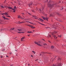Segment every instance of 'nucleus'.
<instances>
[{
  "label": "nucleus",
  "instance_id": "69168bd1",
  "mask_svg": "<svg viewBox=\"0 0 66 66\" xmlns=\"http://www.w3.org/2000/svg\"><path fill=\"white\" fill-rule=\"evenodd\" d=\"M34 31H35V30H33V32H34Z\"/></svg>",
  "mask_w": 66,
  "mask_h": 66
},
{
  "label": "nucleus",
  "instance_id": "2f4dec72",
  "mask_svg": "<svg viewBox=\"0 0 66 66\" xmlns=\"http://www.w3.org/2000/svg\"><path fill=\"white\" fill-rule=\"evenodd\" d=\"M1 7H2V8H4V7L3 6H1Z\"/></svg>",
  "mask_w": 66,
  "mask_h": 66
},
{
  "label": "nucleus",
  "instance_id": "58836bf2",
  "mask_svg": "<svg viewBox=\"0 0 66 66\" xmlns=\"http://www.w3.org/2000/svg\"><path fill=\"white\" fill-rule=\"evenodd\" d=\"M12 10H15V9H12Z\"/></svg>",
  "mask_w": 66,
  "mask_h": 66
},
{
  "label": "nucleus",
  "instance_id": "f8f14e48",
  "mask_svg": "<svg viewBox=\"0 0 66 66\" xmlns=\"http://www.w3.org/2000/svg\"><path fill=\"white\" fill-rule=\"evenodd\" d=\"M31 28H32L33 29H34V28H35V27H34L33 26H30Z\"/></svg>",
  "mask_w": 66,
  "mask_h": 66
},
{
  "label": "nucleus",
  "instance_id": "e433bc0d",
  "mask_svg": "<svg viewBox=\"0 0 66 66\" xmlns=\"http://www.w3.org/2000/svg\"><path fill=\"white\" fill-rule=\"evenodd\" d=\"M61 36H58V37H61Z\"/></svg>",
  "mask_w": 66,
  "mask_h": 66
},
{
  "label": "nucleus",
  "instance_id": "72a5a7b5",
  "mask_svg": "<svg viewBox=\"0 0 66 66\" xmlns=\"http://www.w3.org/2000/svg\"><path fill=\"white\" fill-rule=\"evenodd\" d=\"M5 51V49H4L2 50V51Z\"/></svg>",
  "mask_w": 66,
  "mask_h": 66
},
{
  "label": "nucleus",
  "instance_id": "6e6552de",
  "mask_svg": "<svg viewBox=\"0 0 66 66\" xmlns=\"http://www.w3.org/2000/svg\"><path fill=\"white\" fill-rule=\"evenodd\" d=\"M39 11H40L41 13H43V14H44V12H43V11H42V10H41V9H39Z\"/></svg>",
  "mask_w": 66,
  "mask_h": 66
},
{
  "label": "nucleus",
  "instance_id": "8fccbe9b",
  "mask_svg": "<svg viewBox=\"0 0 66 66\" xmlns=\"http://www.w3.org/2000/svg\"><path fill=\"white\" fill-rule=\"evenodd\" d=\"M6 57H9V56H7V55H6Z\"/></svg>",
  "mask_w": 66,
  "mask_h": 66
},
{
  "label": "nucleus",
  "instance_id": "6e6d98bb",
  "mask_svg": "<svg viewBox=\"0 0 66 66\" xmlns=\"http://www.w3.org/2000/svg\"><path fill=\"white\" fill-rule=\"evenodd\" d=\"M36 61H38V59L36 60Z\"/></svg>",
  "mask_w": 66,
  "mask_h": 66
},
{
  "label": "nucleus",
  "instance_id": "13d9d810",
  "mask_svg": "<svg viewBox=\"0 0 66 66\" xmlns=\"http://www.w3.org/2000/svg\"><path fill=\"white\" fill-rule=\"evenodd\" d=\"M43 40H44V39H43Z\"/></svg>",
  "mask_w": 66,
  "mask_h": 66
},
{
  "label": "nucleus",
  "instance_id": "473e14b6",
  "mask_svg": "<svg viewBox=\"0 0 66 66\" xmlns=\"http://www.w3.org/2000/svg\"><path fill=\"white\" fill-rule=\"evenodd\" d=\"M27 26H29V27H31V25H27Z\"/></svg>",
  "mask_w": 66,
  "mask_h": 66
},
{
  "label": "nucleus",
  "instance_id": "bf43d9fd",
  "mask_svg": "<svg viewBox=\"0 0 66 66\" xmlns=\"http://www.w3.org/2000/svg\"><path fill=\"white\" fill-rule=\"evenodd\" d=\"M24 33V32H22V33Z\"/></svg>",
  "mask_w": 66,
  "mask_h": 66
},
{
  "label": "nucleus",
  "instance_id": "bb28decb",
  "mask_svg": "<svg viewBox=\"0 0 66 66\" xmlns=\"http://www.w3.org/2000/svg\"><path fill=\"white\" fill-rule=\"evenodd\" d=\"M14 29V28H11V30H13Z\"/></svg>",
  "mask_w": 66,
  "mask_h": 66
},
{
  "label": "nucleus",
  "instance_id": "9d476101",
  "mask_svg": "<svg viewBox=\"0 0 66 66\" xmlns=\"http://www.w3.org/2000/svg\"><path fill=\"white\" fill-rule=\"evenodd\" d=\"M3 14H4V15H9V14H8L6 12H5L4 13H3Z\"/></svg>",
  "mask_w": 66,
  "mask_h": 66
},
{
  "label": "nucleus",
  "instance_id": "f03ea898",
  "mask_svg": "<svg viewBox=\"0 0 66 66\" xmlns=\"http://www.w3.org/2000/svg\"><path fill=\"white\" fill-rule=\"evenodd\" d=\"M50 2H48V6H49V7H51V9H52V7H53V5H51V4H49V3Z\"/></svg>",
  "mask_w": 66,
  "mask_h": 66
},
{
  "label": "nucleus",
  "instance_id": "39448f33",
  "mask_svg": "<svg viewBox=\"0 0 66 66\" xmlns=\"http://www.w3.org/2000/svg\"><path fill=\"white\" fill-rule=\"evenodd\" d=\"M29 7H31L32 6V3H31L29 5Z\"/></svg>",
  "mask_w": 66,
  "mask_h": 66
},
{
  "label": "nucleus",
  "instance_id": "aec40b11",
  "mask_svg": "<svg viewBox=\"0 0 66 66\" xmlns=\"http://www.w3.org/2000/svg\"><path fill=\"white\" fill-rule=\"evenodd\" d=\"M32 52L34 53V54H35V51H32Z\"/></svg>",
  "mask_w": 66,
  "mask_h": 66
},
{
  "label": "nucleus",
  "instance_id": "ddd939ff",
  "mask_svg": "<svg viewBox=\"0 0 66 66\" xmlns=\"http://www.w3.org/2000/svg\"><path fill=\"white\" fill-rule=\"evenodd\" d=\"M39 19H40V21H44V20H43V19H40V18H39Z\"/></svg>",
  "mask_w": 66,
  "mask_h": 66
},
{
  "label": "nucleus",
  "instance_id": "5701e85b",
  "mask_svg": "<svg viewBox=\"0 0 66 66\" xmlns=\"http://www.w3.org/2000/svg\"><path fill=\"white\" fill-rule=\"evenodd\" d=\"M23 22H19V23H20V24L21 23H23Z\"/></svg>",
  "mask_w": 66,
  "mask_h": 66
},
{
  "label": "nucleus",
  "instance_id": "f257e3e1",
  "mask_svg": "<svg viewBox=\"0 0 66 66\" xmlns=\"http://www.w3.org/2000/svg\"><path fill=\"white\" fill-rule=\"evenodd\" d=\"M34 43L35 44H36L37 45H38V46H42L41 45H40V42H37L36 41H35L34 42Z\"/></svg>",
  "mask_w": 66,
  "mask_h": 66
},
{
  "label": "nucleus",
  "instance_id": "20e7f679",
  "mask_svg": "<svg viewBox=\"0 0 66 66\" xmlns=\"http://www.w3.org/2000/svg\"><path fill=\"white\" fill-rule=\"evenodd\" d=\"M3 18L5 20H9V19H7L4 16H2Z\"/></svg>",
  "mask_w": 66,
  "mask_h": 66
},
{
  "label": "nucleus",
  "instance_id": "dca6fc26",
  "mask_svg": "<svg viewBox=\"0 0 66 66\" xmlns=\"http://www.w3.org/2000/svg\"><path fill=\"white\" fill-rule=\"evenodd\" d=\"M61 59H60V58L59 57H58V61H61Z\"/></svg>",
  "mask_w": 66,
  "mask_h": 66
},
{
  "label": "nucleus",
  "instance_id": "412c9836",
  "mask_svg": "<svg viewBox=\"0 0 66 66\" xmlns=\"http://www.w3.org/2000/svg\"><path fill=\"white\" fill-rule=\"evenodd\" d=\"M14 7L15 10H16V9H17V7H16V6H14Z\"/></svg>",
  "mask_w": 66,
  "mask_h": 66
},
{
  "label": "nucleus",
  "instance_id": "49530a36",
  "mask_svg": "<svg viewBox=\"0 0 66 66\" xmlns=\"http://www.w3.org/2000/svg\"><path fill=\"white\" fill-rule=\"evenodd\" d=\"M32 12H34V10H32Z\"/></svg>",
  "mask_w": 66,
  "mask_h": 66
},
{
  "label": "nucleus",
  "instance_id": "4be33fe9",
  "mask_svg": "<svg viewBox=\"0 0 66 66\" xmlns=\"http://www.w3.org/2000/svg\"><path fill=\"white\" fill-rule=\"evenodd\" d=\"M27 33H32V32H31V31H28L27 32Z\"/></svg>",
  "mask_w": 66,
  "mask_h": 66
},
{
  "label": "nucleus",
  "instance_id": "864d4df0",
  "mask_svg": "<svg viewBox=\"0 0 66 66\" xmlns=\"http://www.w3.org/2000/svg\"><path fill=\"white\" fill-rule=\"evenodd\" d=\"M56 4H55L54 5V6H55Z\"/></svg>",
  "mask_w": 66,
  "mask_h": 66
},
{
  "label": "nucleus",
  "instance_id": "a19ab883",
  "mask_svg": "<svg viewBox=\"0 0 66 66\" xmlns=\"http://www.w3.org/2000/svg\"><path fill=\"white\" fill-rule=\"evenodd\" d=\"M16 10H13V12H14V13H15V11Z\"/></svg>",
  "mask_w": 66,
  "mask_h": 66
},
{
  "label": "nucleus",
  "instance_id": "c85d7f7f",
  "mask_svg": "<svg viewBox=\"0 0 66 66\" xmlns=\"http://www.w3.org/2000/svg\"><path fill=\"white\" fill-rule=\"evenodd\" d=\"M41 53H42V54H44V53H44V52H41Z\"/></svg>",
  "mask_w": 66,
  "mask_h": 66
},
{
  "label": "nucleus",
  "instance_id": "7c9ffc66",
  "mask_svg": "<svg viewBox=\"0 0 66 66\" xmlns=\"http://www.w3.org/2000/svg\"><path fill=\"white\" fill-rule=\"evenodd\" d=\"M53 36V37H54V38H55V37H56V36H55V35H54Z\"/></svg>",
  "mask_w": 66,
  "mask_h": 66
},
{
  "label": "nucleus",
  "instance_id": "423d86ee",
  "mask_svg": "<svg viewBox=\"0 0 66 66\" xmlns=\"http://www.w3.org/2000/svg\"><path fill=\"white\" fill-rule=\"evenodd\" d=\"M53 66H61V63H59V64H57V65L56 66L55 65H54L53 64Z\"/></svg>",
  "mask_w": 66,
  "mask_h": 66
},
{
  "label": "nucleus",
  "instance_id": "a211bd4d",
  "mask_svg": "<svg viewBox=\"0 0 66 66\" xmlns=\"http://www.w3.org/2000/svg\"><path fill=\"white\" fill-rule=\"evenodd\" d=\"M51 48H52V49H53L54 48V46H51Z\"/></svg>",
  "mask_w": 66,
  "mask_h": 66
},
{
  "label": "nucleus",
  "instance_id": "2eb2a0df",
  "mask_svg": "<svg viewBox=\"0 0 66 66\" xmlns=\"http://www.w3.org/2000/svg\"><path fill=\"white\" fill-rule=\"evenodd\" d=\"M32 16L33 17H34V18H35V19H37V18H36V16L34 15H32Z\"/></svg>",
  "mask_w": 66,
  "mask_h": 66
},
{
  "label": "nucleus",
  "instance_id": "393cba45",
  "mask_svg": "<svg viewBox=\"0 0 66 66\" xmlns=\"http://www.w3.org/2000/svg\"><path fill=\"white\" fill-rule=\"evenodd\" d=\"M7 17H11V16L9 15H6Z\"/></svg>",
  "mask_w": 66,
  "mask_h": 66
},
{
  "label": "nucleus",
  "instance_id": "338daca9",
  "mask_svg": "<svg viewBox=\"0 0 66 66\" xmlns=\"http://www.w3.org/2000/svg\"><path fill=\"white\" fill-rule=\"evenodd\" d=\"M1 12H2L1 11H0V13H1Z\"/></svg>",
  "mask_w": 66,
  "mask_h": 66
},
{
  "label": "nucleus",
  "instance_id": "0e129e2a",
  "mask_svg": "<svg viewBox=\"0 0 66 66\" xmlns=\"http://www.w3.org/2000/svg\"><path fill=\"white\" fill-rule=\"evenodd\" d=\"M48 42H50V41H48Z\"/></svg>",
  "mask_w": 66,
  "mask_h": 66
},
{
  "label": "nucleus",
  "instance_id": "c03bdc74",
  "mask_svg": "<svg viewBox=\"0 0 66 66\" xmlns=\"http://www.w3.org/2000/svg\"><path fill=\"white\" fill-rule=\"evenodd\" d=\"M22 32H18V33H21Z\"/></svg>",
  "mask_w": 66,
  "mask_h": 66
},
{
  "label": "nucleus",
  "instance_id": "e2e57ef3",
  "mask_svg": "<svg viewBox=\"0 0 66 66\" xmlns=\"http://www.w3.org/2000/svg\"><path fill=\"white\" fill-rule=\"evenodd\" d=\"M28 36H30V35H28Z\"/></svg>",
  "mask_w": 66,
  "mask_h": 66
},
{
  "label": "nucleus",
  "instance_id": "603ef678",
  "mask_svg": "<svg viewBox=\"0 0 66 66\" xmlns=\"http://www.w3.org/2000/svg\"><path fill=\"white\" fill-rule=\"evenodd\" d=\"M50 37H51V36L50 35Z\"/></svg>",
  "mask_w": 66,
  "mask_h": 66
},
{
  "label": "nucleus",
  "instance_id": "7ed1b4c3",
  "mask_svg": "<svg viewBox=\"0 0 66 66\" xmlns=\"http://www.w3.org/2000/svg\"><path fill=\"white\" fill-rule=\"evenodd\" d=\"M42 18H43L44 20H47V21H48V18L47 17H44V16H42Z\"/></svg>",
  "mask_w": 66,
  "mask_h": 66
},
{
  "label": "nucleus",
  "instance_id": "f704fd0d",
  "mask_svg": "<svg viewBox=\"0 0 66 66\" xmlns=\"http://www.w3.org/2000/svg\"><path fill=\"white\" fill-rule=\"evenodd\" d=\"M43 45H44V46H46V45H47V44H43Z\"/></svg>",
  "mask_w": 66,
  "mask_h": 66
},
{
  "label": "nucleus",
  "instance_id": "a878e982",
  "mask_svg": "<svg viewBox=\"0 0 66 66\" xmlns=\"http://www.w3.org/2000/svg\"><path fill=\"white\" fill-rule=\"evenodd\" d=\"M55 32H53L52 33V35H53V34H55Z\"/></svg>",
  "mask_w": 66,
  "mask_h": 66
},
{
  "label": "nucleus",
  "instance_id": "f3484780",
  "mask_svg": "<svg viewBox=\"0 0 66 66\" xmlns=\"http://www.w3.org/2000/svg\"><path fill=\"white\" fill-rule=\"evenodd\" d=\"M24 38H25V37H22V38L21 39V40H22V39H24Z\"/></svg>",
  "mask_w": 66,
  "mask_h": 66
},
{
  "label": "nucleus",
  "instance_id": "de8ad7c7",
  "mask_svg": "<svg viewBox=\"0 0 66 66\" xmlns=\"http://www.w3.org/2000/svg\"><path fill=\"white\" fill-rule=\"evenodd\" d=\"M31 57H33V55H31Z\"/></svg>",
  "mask_w": 66,
  "mask_h": 66
},
{
  "label": "nucleus",
  "instance_id": "5fc2aeb1",
  "mask_svg": "<svg viewBox=\"0 0 66 66\" xmlns=\"http://www.w3.org/2000/svg\"><path fill=\"white\" fill-rule=\"evenodd\" d=\"M19 5H20V3H19Z\"/></svg>",
  "mask_w": 66,
  "mask_h": 66
},
{
  "label": "nucleus",
  "instance_id": "79ce46f5",
  "mask_svg": "<svg viewBox=\"0 0 66 66\" xmlns=\"http://www.w3.org/2000/svg\"><path fill=\"white\" fill-rule=\"evenodd\" d=\"M55 33H57V31H55Z\"/></svg>",
  "mask_w": 66,
  "mask_h": 66
},
{
  "label": "nucleus",
  "instance_id": "680f3d73",
  "mask_svg": "<svg viewBox=\"0 0 66 66\" xmlns=\"http://www.w3.org/2000/svg\"><path fill=\"white\" fill-rule=\"evenodd\" d=\"M2 15H3V14H1Z\"/></svg>",
  "mask_w": 66,
  "mask_h": 66
},
{
  "label": "nucleus",
  "instance_id": "c756f323",
  "mask_svg": "<svg viewBox=\"0 0 66 66\" xmlns=\"http://www.w3.org/2000/svg\"><path fill=\"white\" fill-rule=\"evenodd\" d=\"M46 29H47L48 30V29H49V28L48 27H46Z\"/></svg>",
  "mask_w": 66,
  "mask_h": 66
},
{
  "label": "nucleus",
  "instance_id": "c9c22d12",
  "mask_svg": "<svg viewBox=\"0 0 66 66\" xmlns=\"http://www.w3.org/2000/svg\"><path fill=\"white\" fill-rule=\"evenodd\" d=\"M40 24H41L42 25H44V24L40 23Z\"/></svg>",
  "mask_w": 66,
  "mask_h": 66
},
{
  "label": "nucleus",
  "instance_id": "1a4fd4ad",
  "mask_svg": "<svg viewBox=\"0 0 66 66\" xmlns=\"http://www.w3.org/2000/svg\"><path fill=\"white\" fill-rule=\"evenodd\" d=\"M45 7V6H42L41 9H42V10H44V8Z\"/></svg>",
  "mask_w": 66,
  "mask_h": 66
},
{
  "label": "nucleus",
  "instance_id": "37998d69",
  "mask_svg": "<svg viewBox=\"0 0 66 66\" xmlns=\"http://www.w3.org/2000/svg\"><path fill=\"white\" fill-rule=\"evenodd\" d=\"M28 14H29V15H31V14L30 13H29V12H28Z\"/></svg>",
  "mask_w": 66,
  "mask_h": 66
},
{
  "label": "nucleus",
  "instance_id": "a18cd8bd",
  "mask_svg": "<svg viewBox=\"0 0 66 66\" xmlns=\"http://www.w3.org/2000/svg\"><path fill=\"white\" fill-rule=\"evenodd\" d=\"M29 23H30V24H33V23H31V22H29Z\"/></svg>",
  "mask_w": 66,
  "mask_h": 66
},
{
  "label": "nucleus",
  "instance_id": "9b49d317",
  "mask_svg": "<svg viewBox=\"0 0 66 66\" xmlns=\"http://www.w3.org/2000/svg\"><path fill=\"white\" fill-rule=\"evenodd\" d=\"M59 24V23H55L54 24V26H55L56 25H58Z\"/></svg>",
  "mask_w": 66,
  "mask_h": 66
},
{
  "label": "nucleus",
  "instance_id": "4c0bfd02",
  "mask_svg": "<svg viewBox=\"0 0 66 66\" xmlns=\"http://www.w3.org/2000/svg\"><path fill=\"white\" fill-rule=\"evenodd\" d=\"M39 55H42V54L40 53V54Z\"/></svg>",
  "mask_w": 66,
  "mask_h": 66
},
{
  "label": "nucleus",
  "instance_id": "052dcab7",
  "mask_svg": "<svg viewBox=\"0 0 66 66\" xmlns=\"http://www.w3.org/2000/svg\"><path fill=\"white\" fill-rule=\"evenodd\" d=\"M22 14H23V15H24V13H22Z\"/></svg>",
  "mask_w": 66,
  "mask_h": 66
},
{
  "label": "nucleus",
  "instance_id": "ea45409f",
  "mask_svg": "<svg viewBox=\"0 0 66 66\" xmlns=\"http://www.w3.org/2000/svg\"><path fill=\"white\" fill-rule=\"evenodd\" d=\"M55 58H56V57H55V58L53 60V61H54V59H55Z\"/></svg>",
  "mask_w": 66,
  "mask_h": 66
},
{
  "label": "nucleus",
  "instance_id": "4d7b16f0",
  "mask_svg": "<svg viewBox=\"0 0 66 66\" xmlns=\"http://www.w3.org/2000/svg\"><path fill=\"white\" fill-rule=\"evenodd\" d=\"M57 38V37H56V38Z\"/></svg>",
  "mask_w": 66,
  "mask_h": 66
},
{
  "label": "nucleus",
  "instance_id": "cd10ccee",
  "mask_svg": "<svg viewBox=\"0 0 66 66\" xmlns=\"http://www.w3.org/2000/svg\"><path fill=\"white\" fill-rule=\"evenodd\" d=\"M63 8H63V7H61V9H60V10H62L63 9Z\"/></svg>",
  "mask_w": 66,
  "mask_h": 66
},
{
  "label": "nucleus",
  "instance_id": "b1692460",
  "mask_svg": "<svg viewBox=\"0 0 66 66\" xmlns=\"http://www.w3.org/2000/svg\"><path fill=\"white\" fill-rule=\"evenodd\" d=\"M18 31H22V30H21V29H18Z\"/></svg>",
  "mask_w": 66,
  "mask_h": 66
},
{
  "label": "nucleus",
  "instance_id": "6ab92c4d",
  "mask_svg": "<svg viewBox=\"0 0 66 66\" xmlns=\"http://www.w3.org/2000/svg\"><path fill=\"white\" fill-rule=\"evenodd\" d=\"M18 18H21V16H20V15H19L18 16Z\"/></svg>",
  "mask_w": 66,
  "mask_h": 66
},
{
  "label": "nucleus",
  "instance_id": "0eeeda50",
  "mask_svg": "<svg viewBox=\"0 0 66 66\" xmlns=\"http://www.w3.org/2000/svg\"><path fill=\"white\" fill-rule=\"evenodd\" d=\"M7 8L8 9H13V8H12V7L10 6L7 7Z\"/></svg>",
  "mask_w": 66,
  "mask_h": 66
},
{
  "label": "nucleus",
  "instance_id": "4468645a",
  "mask_svg": "<svg viewBox=\"0 0 66 66\" xmlns=\"http://www.w3.org/2000/svg\"><path fill=\"white\" fill-rule=\"evenodd\" d=\"M1 22H3V20L0 19V23H1Z\"/></svg>",
  "mask_w": 66,
  "mask_h": 66
},
{
  "label": "nucleus",
  "instance_id": "774afa93",
  "mask_svg": "<svg viewBox=\"0 0 66 66\" xmlns=\"http://www.w3.org/2000/svg\"><path fill=\"white\" fill-rule=\"evenodd\" d=\"M32 24H33V23H32Z\"/></svg>",
  "mask_w": 66,
  "mask_h": 66
},
{
  "label": "nucleus",
  "instance_id": "09e8293b",
  "mask_svg": "<svg viewBox=\"0 0 66 66\" xmlns=\"http://www.w3.org/2000/svg\"><path fill=\"white\" fill-rule=\"evenodd\" d=\"M1 58H2L3 57V56H1Z\"/></svg>",
  "mask_w": 66,
  "mask_h": 66
},
{
  "label": "nucleus",
  "instance_id": "3c124183",
  "mask_svg": "<svg viewBox=\"0 0 66 66\" xmlns=\"http://www.w3.org/2000/svg\"><path fill=\"white\" fill-rule=\"evenodd\" d=\"M50 15H51V16H52V14H51Z\"/></svg>",
  "mask_w": 66,
  "mask_h": 66
}]
</instances>
